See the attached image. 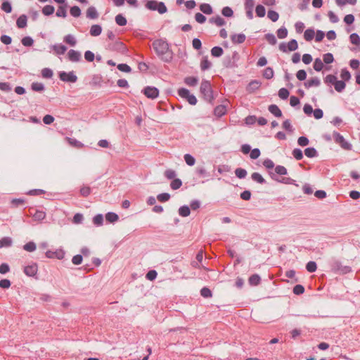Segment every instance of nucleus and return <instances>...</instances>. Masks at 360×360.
Instances as JSON below:
<instances>
[{
  "label": "nucleus",
  "mask_w": 360,
  "mask_h": 360,
  "mask_svg": "<svg viewBox=\"0 0 360 360\" xmlns=\"http://www.w3.org/2000/svg\"><path fill=\"white\" fill-rule=\"evenodd\" d=\"M330 270L340 274H347L352 271V268L349 266H343L341 262L336 259H332L329 263Z\"/></svg>",
  "instance_id": "nucleus-1"
},
{
  "label": "nucleus",
  "mask_w": 360,
  "mask_h": 360,
  "mask_svg": "<svg viewBox=\"0 0 360 360\" xmlns=\"http://www.w3.org/2000/svg\"><path fill=\"white\" fill-rule=\"evenodd\" d=\"M200 93L202 94L204 99L208 103H212L214 99L213 91L211 84L209 81L203 80L200 84Z\"/></svg>",
  "instance_id": "nucleus-2"
},
{
  "label": "nucleus",
  "mask_w": 360,
  "mask_h": 360,
  "mask_svg": "<svg viewBox=\"0 0 360 360\" xmlns=\"http://www.w3.org/2000/svg\"><path fill=\"white\" fill-rule=\"evenodd\" d=\"M158 57L165 62H169L173 58V52L169 46H153Z\"/></svg>",
  "instance_id": "nucleus-3"
},
{
  "label": "nucleus",
  "mask_w": 360,
  "mask_h": 360,
  "mask_svg": "<svg viewBox=\"0 0 360 360\" xmlns=\"http://www.w3.org/2000/svg\"><path fill=\"white\" fill-rule=\"evenodd\" d=\"M146 7L150 11H158L160 14H163L167 11L163 2H158L155 0L148 1L146 4Z\"/></svg>",
  "instance_id": "nucleus-4"
},
{
  "label": "nucleus",
  "mask_w": 360,
  "mask_h": 360,
  "mask_svg": "<svg viewBox=\"0 0 360 360\" xmlns=\"http://www.w3.org/2000/svg\"><path fill=\"white\" fill-rule=\"evenodd\" d=\"M333 139L336 143H338L342 148L350 150L352 148V144L347 142L342 135L337 131H334L333 134Z\"/></svg>",
  "instance_id": "nucleus-5"
},
{
  "label": "nucleus",
  "mask_w": 360,
  "mask_h": 360,
  "mask_svg": "<svg viewBox=\"0 0 360 360\" xmlns=\"http://www.w3.org/2000/svg\"><path fill=\"white\" fill-rule=\"evenodd\" d=\"M178 94L180 97L185 98L187 100V101L189 103V104L194 105L197 103V98L196 97L190 94V91L185 88H180L178 90Z\"/></svg>",
  "instance_id": "nucleus-6"
},
{
  "label": "nucleus",
  "mask_w": 360,
  "mask_h": 360,
  "mask_svg": "<svg viewBox=\"0 0 360 360\" xmlns=\"http://www.w3.org/2000/svg\"><path fill=\"white\" fill-rule=\"evenodd\" d=\"M59 78L65 82L75 83L77 81V77L73 71L66 72L64 71L59 72Z\"/></svg>",
  "instance_id": "nucleus-7"
},
{
  "label": "nucleus",
  "mask_w": 360,
  "mask_h": 360,
  "mask_svg": "<svg viewBox=\"0 0 360 360\" xmlns=\"http://www.w3.org/2000/svg\"><path fill=\"white\" fill-rule=\"evenodd\" d=\"M143 92L147 98L151 99L156 98L159 95V90L154 86H146L143 89Z\"/></svg>",
  "instance_id": "nucleus-8"
},
{
  "label": "nucleus",
  "mask_w": 360,
  "mask_h": 360,
  "mask_svg": "<svg viewBox=\"0 0 360 360\" xmlns=\"http://www.w3.org/2000/svg\"><path fill=\"white\" fill-rule=\"evenodd\" d=\"M45 255L47 258L62 259L64 258L65 252L62 249H58L56 251L47 250Z\"/></svg>",
  "instance_id": "nucleus-9"
},
{
  "label": "nucleus",
  "mask_w": 360,
  "mask_h": 360,
  "mask_svg": "<svg viewBox=\"0 0 360 360\" xmlns=\"http://www.w3.org/2000/svg\"><path fill=\"white\" fill-rule=\"evenodd\" d=\"M38 271V266L36 263H32L24 268V273L28 276H34Z\"/></svg>",
  "instance_id": "nucleus-10"
},
{
  "label": "nucleus",
  "mask_w": 360,
  "mask_h": 360,
  "mask_svg": "<svg viewBox=\"0 0 360 360\" xmlns=\"http://www.w3.org/2000/svg\"><path fill=\"white\" fill-rule=\"evenodd\" d=\"M68 58L72 62H77L81 59V53L77 51L70 50L68 53Z\"/></svg>",
  "instance_id": "nucleus-11"
},
{
  "label": "nucleus",
  "mask_w": 360,
  "mask_h": 360,
  "mask_svg": "<svg viewBox=\"0 0 360 360\" xmlns=\"http://www.w3.org/2000/svg\"><path fill=\"white\" fill-rule=\"evenodd\" d=\"M246 37L244 34H235L231 36L233 44H243L245 41Z\"/></svg>",
  "instance_id": "nucleus-12"
},
{
  "label": "nucleus",
  "mask_w": 360,
  "mask_h": 360,
  "mask_svg": "<svg viewBox=\"0 0 360 360\" xmlns=\"http://www.w3.org/2000/svg\"><path fill=\"white\" fill-rule=\"evenodd\" d=\"M261 84H262L261 82H259L258 80L251 81L247 86V91L249 93H252L255 91H256L257 89H258L260 87Z\"/></svg>",
  "instance_id": "nucleus-13"
},
{
  "label": "nucleus",
  "mask_w": 360,
  "mask_h": 360,
  "mask_svg": "<svg viewBox=\"0 0 360 360\" xmlns=\"http://www.w3.org/2000/svg\"><path fill=\"white\" fill-rule=\"evenodd\" d=\"M321 84V81L318 77H312L310 79H308L307 82L304 83V85L306 88L309 89L312 86H319Z\"/></svg>",
  "instance_id": "nucleus-14"
},
{
  "label": "nucleus",
  "mask_w": 360,
  "mask_h": 360,
  "mask_svg": "<svg viewBox=\"0 0 360 360\" xmlns=\"http://www.w3.org/2000/svg\"><path fill=\"white\" fill-rule=\"evenodd\" d=\"M226 112V108L224 105H219L216 106L214 109V114L217 117H221L224 115Z\"/></svg>",
  "instance_id": "nucleus-15"
},
{
  "label": "nucleus",
  "mask_w": 360,
  "mask_h": 360,
  "mask_svg": "<svg viewBox=\"0 0 360 360\" xmlns=\"http://www.w3.org/2000/svg\"><path fill=\"white\" fill-rule=\"evenodd\" d=\"M67 8H68L67 4L60 5L58 6L56 13V16L61 17V18H65L67 16Z\"/></svg>",
  "instance_id": "nucleus-16"
},
{
  "label": "nucleus",
  "mask_w": 360,
  "mask_h": 360,
  "mask_svg": "<svg viewBox=\"0 0 360 360\" xmlns=\"http://www.w3.org/2000/svg\"><path fill=\"white\" fill-rule=\"evenodd\" d=\"M269 111L276 117H281L282 116V112L279 108L275 105L271 104L268 108Z\"/></svg>",
  "instance_id": "nucleus-17"
},
{
  "label": "nucleus",
  "mask_w": 360,
  "mask_h": 360,
  "mask_svg": "<svg viewBox=\"0 0 360 360\" xmlns=\"http://www.w3.org/2000/svg\"><path fill=\"white\" fill-rule=\"evenodd\" d=\"M98 17V13L94 6H90L86 11V18L89 19H96Z\"/></svg>",
  "instance_id": "nucleus-18"
},
{
  "label": "nucleus",
  "mask_w": 360,
  "mask_h": 360,
  "mask_svg": "<svg viewBox=\"0 0 360 360\" xmlns=\"http://www.w3.org/2000/svg\"><path fill=\"white\" fill-rule=\"evenodd\" d=\"M210 23L215 24L216 25L221 27L226 24V21L224 18L220 17L219 15H217L216 17H213L209 20Z\"/></svg>",
  "instance_id": "nucleus-19"
},
{
  "label": "nucleus",
  "mask_w": 360,
  "mask_h": 360,
  "mask_svg": "<svg viewBox=\"0 0 360 360\" xmlns=\"http://www.w3.org/2000/svg\"><path fill=\"white\" fill-rule=\"evenodd\" d=\"M249 284L252 286L258 285L261 282V278L258 274H253L248 279Z\"/></svg>",
  "instance_id": "nucleus-20"
},
{
  "label": "nucleus",
  "mask_w": 360,
  "mask_h": 360,
  "mask_svg": "<svg viewBox=\"0 0 360 360\" xmlns=\"http://www.w3.org/2000/svg\"><path fill=\"white\" fill-rule=\"evenodd\" d=\"M13 244V240L10 237H4L0 239V248H9Z\"/></svg>",
  "instance_id": "nucleus-21"
},
{
  "label": "nucleus",
  "mask_w": 360,
  "mask_h": 360,
  "mask_svg": "<svg viewBox=\"0 0 360 360\" xmlns=\"http://www.w3.org/2000/svg\"><path fill=\"white\" fill-rule=\"evenodd\" d=\"M315 37V31L312 28H309L304 33V38L307 41H311Z\"/></svg>",
  "instance_id": "nucleus-22"
},
{
  "label": "nucleus",
  "mask_w": 360,
  "mask_h": 360,
  "mask_svg": "<svg viewBox=\"0 0 360 360\" xmlns=\"http://www.w3.org/2000/svg\"><path fill=\"white\" fill-rule=\"evenodd\" d=\"M105 219L107 221L110 223H115L119 219V217L116 213L114 212H108L105 214Z\"/></svg>",
  "instance_id": "nucleus-23"
},
{
  "label": "nucleus",
  "mask_w": 360,
  "mask_h": 360,
  "mask_svg": "<svg viewBox=\"0 0 360 360\" xmlns=\"http://www.w3.org/2000/svg\"><path fill=\"white\" fill-rule=\"evenodd\" d=\"M16 25L19 28H24L27 25V16L25 15H20L16 21Z\"/></svg>",
  "instance_id": "nucleus-24"
},
{
  "label": "nucleus",
  "mask_w": 360,
  "mask_h": 360,
  "mask_svg": "<svg viewBox=\"0 0 360 360\" xmlns=\"http://www.w3.org/2000/svg\"><path fill=\"white\" fill-rule=\"evenodd\" d=\"M101 31H102V28H101V25H94L91 27L90 34H91V35L96 37V36H98L101 33Z\"/></svg>",
  "instance_id": "nucleus-25"
},
{
  "label": "nucleus",
  "mask_w": 360,
  "mask_h": 360,
  "mask_svg": "<svg viewBox=\"0 0 360 360\" xmlns=\"http://www.w3.org/2000/svg\"><path fill=\"white\" fill-rule=\"evenodd\" d=\"M304 154L307 157L312 158L318 156V152L314 148H307L304 150Z\"/></svg>",
  "instance_id": "nucleus-26"
},
{
  "label": "nucleus",
  "mask_w": 360,
  "mask_h": 360,
  "mask_svg": "<svg viewBox=\"0 0 360 360\" xmlns=\"http://www.w3.org/2000/svg\"><path fill=\"white\" fill-rule=\"evenodd\" d=\"M32 217L35 221H41L46 217V213L41 210H35Z\"/></svg>",
  "instance_id": "nucleus-27"
},
{
  "label": "nucleus",
  "mask_w": 360,
  "mask_h": 360,
  "mask_svg": "<svg viewBox=\"0 0 360 360\" xmlns=\"http://www.w3.org/2000/svg\"><path fill=\"white\" fill-rule=\"evenodd\" d=\"M252 179L255 181H257L261 184H264L266 183V180L262 177V176L258 172H254L251 175Z\"/></svg>",
  "instance_id": "nucleus-28"
},
{
  "label": "nucleus",
  "mask_w": 360,
  "mask_h": 360,
  "mask_svg": "<svg viewBox=\"0 0 360 360\" xmlns=\"http://www.w3.org/2000/svg\"><path fill=\"white\" fill-rule=\"evenodd\" d=\"M200 11L207 15H210L212 13V8L211 6L208 4H202L200 6Z\"/></svg>",
  "instance_id": "nucleus-29"
},
{
  "label": "nucleus",
  "mask_w": 360,
  "mask_h": 360,
  "mask_svg": "<svg viewBox=\"0 0 360 360\" xmlns=\"http://www.w3.org/2000/svg\"><path fill=\"white\" fill-rule=\"evenodd\" d=\"M211 63L208 60L207 57H203L200 62V68L202 71L210 69Z\"/></svg>",
  "instance_id": "nucleus-30"
},
{
  "label": "nucleus",
  "mask_w": 360,
  "mask_h": 360,
  "mask_svg": "<svg viewBox=\"0 0 360 360\" xmlns=\"http://www.w3.org/2000/svg\"><path fill=\"white\" fill-rule=\"evenodd\" d=\"M67 51V46H53V52L56 56L63 55Z\"/></svg>",
  "instance_id": "nucleus-31"
},
{
  "label": "nucleus",
  "mask_w": 360,
  "mask_h": 360,
  "mask_svg": "<svg viewBox=\"0 0 360 360\" xmlns=\"http://www.w3.org/2000/svg\"><path fill=\"white\" fill-rule=\"evenodd\" d=\"M190 213H191L190 208L186 205L181 206L179 209V214L181 217H188L190 214Z\"/></svg>",
  "instance_id": "nucleus-32"
},
{
  "label": "nucleus",
  "mask_w": 360,
  "mask_h": 360,
  "mask_svg": "<svg viewBox=\"0 0 360 360\" xmlns=\"http://www.w3.org/2000/svg\"><path fill=\"white\" fill-rule=\"evenodd\" d=\"M31 88L34 91L41 92L44 90V85L40 82H33Z\"/></svg>",
  "instance_id": "nucleus-33"
},
{
  "label": "nucleus",
  "mask_w": 360,
  "mask_h": 360,
  "mask_svg": "<svg viewBox=\"0 0 360 360\" xmlns=\"http://www.w3.org/2000/svg\"><path fill=\"white\" fill-rule=\"evenodd\" d=\"M54 11H55L54 6H53L51 5H46L42 8V13L44 15H50L54 13Z\"/></svg>",
  "instance_id": "nucleus-34"
},
{
  "label": "nucleus",
  "mask_w": 360,
  "mask_h": 360,
  "mask_svg": "<svg viewBox=\"0 0 360 360\" xmlns=\"http://www.w3.org/2000/svg\"><path fill=\"white\" fill-rule=\"evenodd\" d=\"M115 22L120 26H124L127 22V19L122 14L116 15Z\"/></svg>",
  "instance_id": "nucleus-35"
},
{
  "label": "nucleus",
  "mask_w": 360,
  "mask_h": 360,
  "mask_svg": "<svg viewBox=\"0 0 360 360\" xmlns=\"http://www.w3.org/2000/svg\"><path fill=\"white\" fill-rule=\"evenodd\" d=\"M346 84L344 81H338L334 84L335 89L338 92H342L345 89Z\"/></svg>",
  "instance_id": "nucleus-36"
},
{
  "label": "nucleus",
  "mask_w": 360,
  "mask_h": 360,
  "mask_svg": "<svg viewBox=\"0 0 360 360\" xmlns=\"http://www.w3.org/2000/svg\"><path fill=\"white\" fill-rule=\"evenodd\" d=\"M36 244L32 241L27 243L23 246V249L30 252H34L36 250Z\"/></svg>",
  "instance_id": "nucleus-37"
},
{
  "label": "nucleus",
  "mask_w": 360,
  "mask_h": 360,
  "mask_svg": "<svg viewBox=\"0 0 360 360\" xmlns=\"http://www.w3.org/2000/svg\"><path fill=\"white\" fill-rule=\"evenodd\" d=\"M185 83L190 86H195L198 84V79L194 77H188L185 79Z\"/></svg>",
  "instance_id": "nucleus-38"
},
{
  "label": "nucleus",
  "mask_w": 360,
  "mask_h": 360,
  "mask_svg": "<svg viewBox=\"0 0 360 360\" xmlns=\"http://www.w3.org/2000/svg\"><path fill=\"white\" fill-rule=\"evenodd\" d=\"M70 13L71 15H72L75 18H78L81 15V10L79 6H74L71 7Z\"/></svg>",
  "instance_id": "nucleus-39"
},
{
  "label": "nucleus",
  "mask_w": 360,
  "mask_h": 360,
  "mask_svg": "<svg viewBox=\"0 0 360 360\" xmlns=\"http://www.w3.org/2000/svg\"><path fill=\"white\" fill-rule=\"evenodd\" d=\"M316 269L317 265L315 262L310 261L306 265V269L310 273L315 272L316 271Z\"/></svg>",
  "instance_id": "nucleus-40"
},
{
  "label": "nucleus",
  "mask_w": 360,
  "mask_h": 360,
  "mask_svg": "<svg viewBox=\"0 0 360 360\" xmlns=\"http://www.w3.org/2000/svg\"><path fill=\"white\" fill-rule=\"evenodd\" d=\"M212 56L214 57H219L223 53V50L221 48V46H213L212 49L211 50Z\"/></svg>",
  "instance_id": "nucleus-41"
},
{
  "label": "nucleus",
  "mask_w": 360,
  "mask_h": 360,
  "mask_svg": "<svg viewBox=\"0 0 360 360\" xmlns=\"http://www.w3.org/2000/svg\"><path fill=\"white\" fill-rule=\"evenodd\" d=\"M184 160L186 163L189 166H193L195 165V158L190 154H185L184 156Z\"/></svg>",
  "instance_id": "nucleus-42"
},
{
  "label": "nucleus",
  "mask_w": 360,
  "mask_h": 360,
  "mask_svg": "<svg viewBox=\"0 0 360 360\" xmlns=\"http://www.w3.org/2000/svg\"><path fill=\"white\" fill-rule=\"evenodd\" d=\"M64 42L69 45H75L77 43L75 37L72 34H68L64 38Z\"/></svg>",
  "instance_id": "nucleus-43"
},
{
  "label": "nucleus",
  "mask_w": 360,
  "mask_h": 360,
  "mask_svg": "<svg viewBox=\"0 0 360 360\" xmlns=\"http://www.w3.org/2000/svg\"><path fill=\"white\" fill-rule=\"evenodd\" d=\"M255 11H256L257 15L259 18L264 17L266 13L265 8L262 5H257L256 6Z\"/></svg>",
  "instance_id": "nucleus-44"
},
{
  "label": "nucleus",
  "mask_w": 360,
  "mask_h": 360,
  "mask_svg": "<svg viewBox=\"0 0 360 360\" xmlns=\"http://www.w3.org/2000/svg\"><path fill=\"white\" fill-rule=\"evenodd\" d=\"M221 13L224 16L227 18H230L233 15V10L229 6L224 7L221 10Z\"/></svg>",
  "instance_id": "nucleus-45"
},
{
  "label": "nucleus",
  "mask_w": 360,
  "mask_h": 360,
  "mask_svg": "<svg viewBox=\"0 0 360 360\" xmlns=\"http://www.w3.org/2000/svg\"><path fill=\"white\" fill-rule=\"evenodd\" d=\"M323 68V61L319 59V58H316L314 60V68L316 71H321Z\"/></svg>",
  "instance_id": "nucleus-46"
},
{
  "label": "nucleus",
  "mask_w": 360,
  "mask_h": 360,
  "mask_svg": "<svg viewBox=\"0 0 360 360\" xmlns=\"http://www.w3.org/2000/svg\"><path fill=\"white\" fill-rule=\"evenodd\" d=\"M263 77L267 79H271L274 77V70L272 68L268 67L263 72Z\"/></svg>",
  "instance_id": "nucleus-47"
},
{
  "label": "nucleus",
  "mask_w": 360,
  "mask_h": 360,
  "mask_svg": "<svg viewBox=\"0 0 360 360\" xmlns=\"http://www.w3.org/2000/svg\"><path fill=\"white\" fill-rule=\"evenodd\" d=\"M235 174L239 179H244L247 176V172L244 169L237 168L235 170Z\"/></svg>",
  "instance_id": "nucleus-48"
},
{
  "label": "nucleus",
  "mask_w": 360,
  "mask_h": 360,
  "mask_svg": "<svg viewBox=\"0 0 360 360\" xmlns=\"http://www.w3.org/2000/svg\"><path fill=\"white\" fill-rule=\"evenodd\" d=\"M93 223L96 226H101L103 224V215L101 214H96L93 218Z\"/></svg>",
  "instance_id": "nucleus-49"
},
{
  "label": "nucleus",
  "mask_w": 360,
  "mask_h": 360,
  "mask_svg": "<svg viewBox=\"0 0 360 360\" xmlns=\"http://www.w3.org/2000/svg\"><path fill=\"white\" fill-rule=\"evenodd\" d=\"M181 185H182V182H181V179H173L170 184V186H171L172 189H173V190H176V189L179 188L181 186Z\"/></svg>",
  "instance_id": "nucleus-50"
},
{
  "label": "nucleus",
  "mask_w": 360,
  "mask_h": 360,
  "mask_svg": "<svg viewBox=\"0 0 360 360\" xmlns=\"http://www.w3.org/2000/svg\"><path fill=\"white\" fill-rule=\"evenodd\" d=\"M267 16L273 22L277 21L279 18L278 13L276 11L271 10L268 11Z\"/></svg>",
  "instance_id": "nucleus-51"
},
{
  "label": "nucleus",
  "mask_w": 360,
  "mask_h": 360,
  "mask_svg": "<svg viewBox=\"0 0 360 360\" xmlns=\"http://www.w3.org/2000/svg\"><path fill=\"white\" fill-rule=\"evenodd\" d=\"M288 30L285 27H281L277 31V36L279 39H284L287 37Z\"/></svg>",
  "instance_id": "nucleus-52"
},
{
  "label": "nucleus",
  "mask_w": 360,
  "mask_h": 360,
  "mask_svg": "<svg viewBox=\"0 0 360 360\" xmlns=\"http://www.w3.org/2000/svg\"><path fill=\"white\" fill-rule=\"evenodd\" d=\"M292 153L293 157L297 160H300L303 158V153L300 148H295Z\"/></svg>",
  "instance_id": "nucleus-53"
},
{
  "label": "nucleus",
  "mask_w": 360,
  "mask_h": 360,
  "mask_svg": "<svg viewBox=\"0 0 360 360\" xmlns=\"http://www.w3.org/2000/svg\"><path fill=\"white\" fill-rule=\"evenodd\" d=\"M200 295L205 298L211 297L212 295L211 290L207 287H204L200 290Z\"/></svg>",
  "instance_id": "nucleus-54"
},
{
  "label": "nucleus",
  "mask_w": 360,
  "mask_h": 360,
  "mask_svg": "<svg viewBox=\"0 0 360 360\" xmlns=\"http://www.w3.org/2000/svg\"><path fill=\"white\" fill-rule=\"evenodd\" d=\"M289 91L287 89L285 88H281L279 91H278V96L281 98V99H287L288 97L289 96Z\"/></svg>",
  "instance_id": "nucleus-55"
},
{
  "label": "nucleus",
  "mask_w": 360,
  "mask_h": 360,
  "mask_svg": "<svg viewBox=\"0 0 360 360\" xmlns=\"http://www.w3.org/2000/svg\"><path fill=\"white\" fill-rule=\"evenodd\" d=\"M169 198L170 195L167 193H160L157 196V199L161 202H167L169 200Z\"/></svg>",
  "instance_id": "nucleus-56"
},
{
  "label": "nucleus",
  "mask_w": 360,
  "mask_h": 360,
  "mask_svg": "<svg viewBox=\"0 0 360 360\" xmlns=\"http://www.w3.org/2000/svg\"><path fill=\"white\" fill-rule=\"evenodd\" d=\"M334 58L332 53H328L323 55V61L326 64H330L333 62Z\"/></svg>",
  "instance_id": "nucleus-57"
},
{
  "label": "nucleus",
  "mask_w": 360,
  "mask_h": 360,
  "mask_svg": "<svg viewBox=\"0 0 360 360\" xmlns=\"http://www.w3.org/2000/svg\"><path fill=\"white\" fill-rule=\"evenodd\" d=\"M340 77L344 81H349L351 78L350 72L347 69L341 70Z\"/></svg>",
  "instance_id": "nucleus-58"
},
{
  "label": "nucleus",
  "mask_w": 360,
  "mask_h": 360,
  "mask_svg": "<svg viewBox=\"0 0 360 360\" xmlns=\"http://www.w3.org/2000/svg\"><path fill=\"white\" fill-rule=\"evenodd\" d=\"M1 9L7 13H10L12 11V6L10 2L4 1L1 4Z\"/></svg>",
  "instance_id": "nucleus-59"
},
{
  "label": "nucleus",
  "mask_w": 360,
  "mask_h": 360,
  "mask_svg": "<svg viewBox=\"0 0 360 360\" xmlns=\"http://www.w3.org/2000/svg\"><path fill=\"white\" fill-rule=\"evenodd\" d=\"M292 291L294 294L300 295L304 293V288L302 285L297 284L293 288Z\"/></svg>",
  "instance_id": "nucleus-60"
},
{
  "label": "nucleus",
  "mask_w": 360,
  "mask_h": 360,
  "mask_svg": "<svg viewBox=\"0 0 360 360\" xmlns=\"http://www.w3.org/2000/svg\"><path fill=\"white\" fill-rule=\"evenodd\" d=\"M336 81H337V77L333 75H328L324 79L325 83L331 84L333 85L336 82Z\"/></svg>",
  "instance_id": "nucleus-61"
},
{
  "label": "nucleus",
  "mask_w": 360,
  "mask_h": 360,
  "mask_svg": "<svg viewBox=\"0 0 360 360\" xmlns=\"http://www.w3.org/2000/svg\"><path fill=\"white\" fill-rule=\"evenodd\" d=\"M350 41L354 45H358L360 43V37L356 33H353L349 37Z\"/></svg>",
  "instance_id": "nucleus-62"
},
{
  "label": "nucleus",
  "mask_w": 360,
  "mask_h": 360,
  "mask_svg": "<svg viewBox=\"0 0 360 360\" xmlns=\"http://www.w3.org/2000/svg\"><path fill=\"white\" fill-rule=\"evenodd\" d=\"M158 273L155 270H150L146 275V279L153 281L156 278Z\"/></svg>",
  "instance_id": "nucleus-63"
},
{
  "label": "nucleus",
  "mask_w": 360,
  "mask_h": 360,
  "mask_svg": "<svg viewBox=\"0 0 360 360\" xmlns=\"http://www.w3.org/2000/svg\"><path fill=\"white\" fill-rule=\"evenodd\" d=\"M42 77L46 79H49L53 76V71L49 68H44L41 70Z\"/></svg>",
  "instance_id": "nucleus-64"
}]
</instances>
